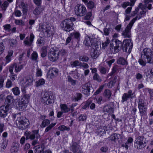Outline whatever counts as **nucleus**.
<instances>
[{
  "label": "nucleus",
  "instance_id": "1",
  "mask_svg": "<svg viewBox=\"0 0 153 153\" xmlns=\"http://www.w3.org/2000/svg\"><path fill=\"white\" fill-rule=\"evenodd\" d=\"M133 44L130 39H126L123 41V43L121 41L115 39L114 42L110 44V48L112 52L115 53L119 52L123 47L124 51L130 53L133 47Z\"/></svg>",
  "mask_w": 153,
  "mask_h": 153
},
{
  "label": "nucleus",
  "instance_id": "2",
  "mask_svg": "<svg viewBox=\"0 0 153 153\" xmlns=\"http://www.w3.org/2000/svg\"><path fill=\"white\" fill-rule=\"evenodd\" d=\"M76 21L74 17H70L63 20L60 24L62 30L67 32H70L74 29L73 22Z\"/></svg>",
  "mask_w": 153,
  "mask_h": 153
},
{
  "label": "nucleus",
  "instance_id": "3",
  "mask_svg": "<svg viewBox=\"0 0 153 153\" xmlns=\"http://www.w3.org/2000/svg\"><path fill=\"white\" fill-rule=\"evenodd\" d=\"M29 97L28 95L24 94L22 98L19 100L18 103L15 106V108L20 111L25 109L28 105Z\"/></svg>",
  "mask_w": 153,
  "mask_h": 153
},
{
  "label": "nucleus",
  "instance_id": "4",
  "mask_svg": "<svg viewBox=\"0 0 153 153\" xmlns=\"http://www.w3.org/2000/svg\"><path fill=\"white\" fill-rule=\"evenodd\" d=\"M39 31L44 33L45 35L50 37L53 34V32L51 30V25L47 23H44L39 27Z\"/></svg>",
  "mask_w": 153,
  "mask_h": 153
},
{
  "label": "nucleus",
  "instance_id": "5",
  "mask_svg": "<svg viewBox=\"0 0 153 153\" xmlns=\"http://www.w3.org/2000/svg\"><path fill=\"white\" fill-rule=\"evenodd\" d=\"M15 123L17 127L22 130L26 129L28 125L27 119L23 117H18Z\"/></svg>",
  "mask_w": 153,
  "mask_h": 153
},
{
  "label": "nucleus",
  "instance_id": "6",
  "mask_svg": "<svg viewBox=\"0 0 153 153\" xmlns=\"http://www.w3.org/2000/svg\"><path fill=\"white\" fill-rule=\"evenodd\" d=\"M152 54L153 55V49L151 51L149 48H145L142 52V57L144 60L147 59L148 63L153 64Z\"/></svg>",
  "mask_w": 153,
  "mask_h": 153
},
{
  "label": "nucleus",
  "instance_id": "7",
  "mask_svg": "<svg viewBox=\"0 0 153 153\" xmlns=\"http://www.w3.org/2000/svg\"><path fill=\"white\" fill-rule=\"evenodd\" d=\"M146 139L143 136L138 137L135 140L134 146L135 148L141 149L144 148L146 145Z\"/></svg>",
  "mask_w": 153,
  "mask_h": 153
},
{
  "label": "nucleus",
  "instance_id": "8",
  "mask_svg": "<svg viewBox=\"0 0 153 153\" xmlns=\"http://www.w3.org/2000/svg\"><path fill=\"white\" fill-rule=\"evenodd\" d=\"M48 56L51 61L54 62L57 60L59 57V52L51 48L48 53Z\"/></svg>",
  "mask_w": 153,
  "mask_h": 153
},
{
  "label": "nucleus",
  "instance_id": "9",
  "mask_svg": "<svg viewBox=\"0 0 153 153\" xmlns=\"http://www.w3.org/2000/svg\"><path fill=\"white\" fill-rule=\"evenodd\" d=\"M33 79L29 77L24 78L20 82L21 85L23 87V88H22V91L24 93L25 92V88L31 86L33 83Z\"/></svg>",
  "mask_w": 153,
  "mask_h": 153
},
{
  "label": "nucleus",
  "instance_id": "10",
  "mask_svg": "<svg viewBox=\"0 0 153 153\" xmlns=\"http://www.w3.org/2000/svg\"><path fill=\"white\" fill-rule=\"evenodd\" d=\"M134 20L133 21H131L125 30L123 31L122 34L124 38H130L131 37V29L134 23Z\"/></svg>",
  "mask_w": 153,
  "mask_h": 153
},
{
  "label": "nucleus",
  "instance_id": "11",
  "mask_svg": "<svg viewBox=\"0 0 153 153\" xmlns=\"http://www.w3.org/2000/svg\"><path fill=\"white\" fill-rule=\"evenodd\" d=\"M75 14L77 16H82L85 15L87 13V10L85 7L80 4L76 6L75 8Z\"/></svg>",
  "mask_w": 153,
  "mask_h": 153
},
{
  "label": "nucleus",
  "instance_id": "12",
  "mask_svg": "<svg viewBox=\"0 0 153 153\" xmlns=\"http://www.w3.org/2000/svg\"><path fill=\"white\" fill-rule=\"evenodd\" d=\"M39 130H33L32 131V134L30 131H26L25 134V136H26V139L33 140L34 139L35 137L36 139L39 138L40 136L39 134Z\"/></svg>",
  "mask_w": 153,
  "mask_h": 153
},
{
  "label": "nucleus",
  "instance_id": "13",
  "mask_svg": "<svg viewBox=\"0 0 153 153\" xmlns=\"http://www.w3.org/2000/svg\"><path fill=\"white\" fill-rule=\"evenodd\" d=\"M41 101L45 105H47L50 104L54 102L53 100L50 97L48 92L44 93L41 99Z\"/></svg>",
  "mask_w": 153,
  "mask_h": 153
},
{
  "label": "nucleus",
  "instance_id": "14",
  "mask_svg": "<svg viewBox=\"0 0 153 153\" xmlns=\"http://www.w3.org/2000/svg\"><path fill=\"white\" fill-rule=\"evenodd\" d=\"M136 0H130V6L131 7H128L125 10V13L124 14L125 16V19L124 21H128L129 20L131 17L130 13L131 11L132 7L134 5V4L136 1Z\"/></svg>",
  "mask_w": 153,
  "mask_h": 153
},
{
  "label": "nucleus",
  "instance_id": "15",
  "mask_svg": "<svg viewBox=\"0 0 153 153\" xmlns=\"http://www.w3.org/2000/svg\"><path fill=\"white\" fill-rule=\"evenodd\" d=\"M58 74V70L56 68H53L50 69L48 73L47 77L48 78L52 79L55 76H57Z\"/></svg>",
  "mask_w": 153,
  "mask_h": 153
},
{
  "label": "nucleus",
  "instance_id": "16",
  "mask_svg": "<svg viewBox=\"0 0 153 153\" xmlns=\"http://www.w3.org/2000/svg\"><path fill=\"white\" fill-rule=\"evenodd\" d=\"M34 38V36L33 34L31 33L30 36L27 37L24 41V44L25 46H30L31 45Z\"/></svg>",
  "mask_w": 153,
  "mask_h": 153
},
{
  "label": "nucleus",
  "instance_id": "17",
  "mask_svg": "<svg viewBox=\"0 0 153 153\" xmlns=\"http://www.w3.org/2000/svg\"><path fill=\"white\" fill-rule=\"evenodd\" d=\"M9 110V107L7 105L1 106L0 107V117H5L7 115Z\"/></svg>",
  "mask_w": 153,
  "mask_h": 153
},
{
  "label": "nucleus",
  "instance_id": "18",
  "mask_svg": "<svg viewBox=\"0 0 153 153\" xmlns=\"http://www.w3.org/2000/svg\"><path fill=\"white\" fill-rule=\"evenodd\" d=\"M90 84L89 83H87L84 85L82 87V92L88 96L90 94Z\"/></svg>",
  "mask_w": 153,
  "mask_h": 153
},
{
  "label": "nucleus",
  "instance_id": "19",
  "mask_svg": "<svg viewBox=\"0 0 153 153\" xmlns=\"http://www.w3.org/2000/svg\"><path fill=\"white\" fill-rule=\"evenodd\" d=\"M26 63V62H24V64H20L21 63V62H19V64H18L16 63H14V66H15L14 68L15 72L17 73L20 72L25 66Z\"/></svg>",
  "mask_w": 153,
  "mask_h": 153
},
{
  "label": "nucleus",
  "instance_id": "20",
  "mask_svg": "<svg viewBox=\"0 0 153 153\" xmlns=\"http://www.w3.org/2000/svg\"><path fill=\"white\" fill-rule=\"evenodd\" d=\"M19 145L17 143H13L10 148V151L11 153H17L19 149Z\"/></svg>",
  "mask_w": 153,
  "mask_h": 153
},
{
  "label": "nucleus",
  "instance_id": "21",
  "mask_svg": "<svg viewBox=\"0 0 153 153\" xmlns=\"http://www.w3.org/2000/svg\"><path fill=\"white\" fill-rule=\"evenodd\" d=\"M94 42V39L90 37L86 36L84 41V43L88 46H90L92 45Z\"/></svg>",
  "mask_w": 153,
  "mask_h": 153
},
{
  "label": "nucleus",
  "instance_id": "22",
  "mask_svg": "<svg viewBox=\"0 0 153 153\" xmlns=\"http://www.w3.org/2000/svg\"><path fill=\"white\" fill-rule=\"evenodd\" d=\"M146 13V11L145 9H144V10L142 8H141L140 11L139 13L137 14V16H136L135 17L133 18L131 21H133L134 20V23L137 20V19H140L141 17L144 16L145 15Z\"/></svg>",
  "mask_w": 153,
  "mask_h": 153
},
{
  "label": "nucleus",
  "instance_id": "23",
  "mask_svg": "<svg viewBox=\"0 0 153 153\" xmlns=\"http://www.w3.org/2000/svg\"><path fill=\"white\" fill-rule=\"evenodd\" d=\"M70 149L74 153H76L81 151L77 143L76 142L74 143H73L72 145L70 147Z\"/></svg>",
  "mask_w": 153,
  "mask_h": 153
},
{
  "label": "nucleus",
  "instance_id": "24",
  "mask_svg": "<svg viewBox=\"0 0 153 153\" xmlns=\"http://www.w3.org/2000/svg\"><path fill=\"white\" fill-rule=\"evenodd\" d=\"M60 107L62 111L64 113H68L71 110L70 108L68 107L66 104H60Z\"/></svg>",
  "mask_w": 153,
  "mask_h": 153
},
{
  "label": "nucleus",
  "instance_id": "25",
  "mask_svg": "<svg viewBox=\"0 0 153 153\" xmlns=\"http://www.w3.org/2000/svg\"><path fill=\"white\" fill-rule=\"evenodd\" d=\"M106 127L105 126L100 127L97 129V132L98 134L102 136V134L105 133V130Z\"/></svg>",
  "mask_w": 153,
  "mask_h": 153
},
{
  "label": "nucleus",
  "instance_id": "26",
  "mask_svg": "<svg viewBox=\"0 0 153 153\" xmlns=\"http://www.w3.org/2000/svg\"><path fill=\"white\" fill-rule=\"evenodd\" d=\"M44 9L41 7H37L33 11V14L35 15H38L42 13Z\"/></svg>",
  "mask_w": 153,
  "mask_h": 153
},
{
  "label": "nucleus",
  "instance_id": "27",
  "mask_svg": "<svg viewBox=\"0 0 153 153\" xmlns=\"http://www.w3.org/2000/svg\"><path fill=\"white\" fill-rule=\"evenodd\" d=\"M6 101L8 102L7 105L9 106V105L14 102L15 100L13 98V96L12 95H11L7 96Z\"/></svg>",
  "mask_w": 153,
  "mask_h": 153
},
{
  "label": "nucleus",
  "instance_id": "28",
  "mask_svg": "<svg viewBox=\"0 0 153 153\" xmlns=\"http://www.w3.org/2000/svg\"><path fill=\"white\" fill-rule=\"evenodd\" d=\"M9 5V3L6 1H4L3 3L0 1V7L3 10L5 11Z\"/></svg>",
  "mask_w": 153,
  "mask_h": 153
},
{
  "label": "nucleus",
  "instance_id": "29",
  "mask_svg": "<svg viewBox=\"0 0 153 153\" xmlns=\"http://www.w3.org/2000/svg\"><path fill=\"white\" fill-rule=\"evenodd\" d=\"M99 55V53L97 50L93 49L91 50V55L92 58L94 59L97 58Z\"/></svg>",
  "mask_w": 153,
  "mask_h": 153
},
{
  "label": "nucleus",
  "instance_id": "30",
  "mask_svg": "<svg viewBox=\"0 0 153 153\" xmlns=\"http://www.w3.org/2000/svg\"><path fill=\"white\" fill-rule=\"evenodd\" d=\"M11 91L15 96H19L20 93V91L19 88L17 86L11 89Z\"/></svg>",
  "mask_w": 153,
  "mask_h": 153
},
{
  "label": "nucleus",
  "instance_id": "31",
  "mask_svg": "<svg viewBox=\"0 0 153 153\" xmlns=\"http://www.w3.org/2000/svg\"><path fill=\"white\" fill-rule=\"evenodd\" d=\"M112 93L111 91L108 89L105 90L103 94L104 96L106 98L109 99L111 96Z\"/></svg>",
  "mask_w": 153,
  "mask_h": 153
},
{
  "label": "nucleus",
  "instance_id": "32",
  "mask_svg": "<svg viewBox=\"0 0 153 153\" xmlns=\"http://www.w3.org/2000/svg\"><path fill=\"white\" fill-rule=\"evenodd\" d=\"M117 63L119 64L125 65L127 64V62L122 57L119 58L117 60Z\"/></svg>",
  "mask_w": 153,
  "mask_h": 153
},
{
  "label": "nucleus",
  "instance_id": "33",
  "mask_svg": "<svg viewBox=\"0 0 153 153\" xmlns=\"http://www.w3.org/2000/svg\"><path fill=\"white\" fill-rule=\"evenodd\" d=\"M45 82V80L44 79L41 78L36 82L35 85L36 87H39L44 84Z\"/></svg>",
  "mask_w": 153,
  "mask_h": 153
},
{
  "label": "nucleus",
  "instance_id": "34",
  "mask_svg": "<svg viewBox=\"0 0 153 153\" xmlns=\"http://www.w3.org/2000/svg\"><path fill=\"white\" fill-rule=\"evenodd\" d=\"M120 136V134L114 133L110 136V138L111 140L115 141L118 140Z\"/></svg>",
  "mask_w": 153,
  "mask_h": 153
},
{
  "label": "nucleus",
  "instance_id": "35",
  "mask_svg": "<svg viewBox=\"0 0 153 153\" xmlns=\"http://www.w3.org/2000/svg\"><path fill=\"white\" fill-rule=\"evenodd\" d=\"M104 111L110 114L111 113L113 112V108L108 105H106L104 107Z\"/></svg>",
  "mask_w": 153,
  "mask_h": 153
},
{
  "label": "nucleus",
  "instance_id": "36",
  "mask_svg": "<svg viewBox=\"0 0 153 153\" xmlns=\"http://www.w3.org/2000/svg\"><path fill=\"white\" fill-rule=\"evenodd\" d=\"M81 64V62H80L79 61L75 60L74 61L71 62L70 64L71 67L73 68L74 67L79 66Z\"/></svg>",
  "mask_w": 153,
  "mask_h": 153
},
{
  "label": "nucleus",
  "instance_id": "37",
  "mask_svg": "<svg viewBox=\"0 0 153 153\" xmlns=\"http://www.w3.org/2000/svg\"><path fill=\"white\" fill-rule=\"evenodd\" d=\"M50 123V121L48 119H45L42 121L41 125V127H45L48 126Z\"/></svg>",
  "mask_w": 153,
  "mask_h": 153
},
{
  "label": "nucleus",
  "instance_id": "38",
  "mask_svg": "<svg viewBox=\"0 0 153 153\" xmlns=\"http://www.w3.org/2000/svg\"><path fill=\"white\" fill-rule=\"evenodd\" d=\"M31 59L32 60L37 62L38 61V54L36 51H34L31 54Z\"/></svg>",
  "mask_w": 153,
  "mask_h": 153
},
{
  "label": "nucleus",
  "instance_id": "39",
  "mask_svg": "<svg viewBox=\"0 0 153 153\" xmlns=\"http://www.w3.org/2000/svg\"><path fill=\"white\" fill-rule=\"evenodd\" d=\"M47 54V48L45 46L43 47L42 48V53L41 56L42 57H45L46 56Z\"/></svg>",
  "mask_w": 153,
  "mask_h": 153
},
{
  "label": "nucleus",
  "instance_id": "40",
  "mask_svg": "<svg viewBox=\"0 0 153 153\" xmlns=\"http://www.w3.org/2000/svg\"><path fill=\"white\" fill-rule=\"evenodd\" d=\"M79 59L80 61L85 62H87L89 60V58L85 55L80 56Z\"/></svg>",
  "mask_w": 153,
  "mask_h": 153
},
{
  "label": "nucleus",
  "instance_id": "41",
  "mask_svg": "<svg viewBox=\"0 0 153 153\" xmlns=\"http://www.w3.org/2000/svg\"><path fill=\"white\" fill-rule=\"evenodd\" d=\"M93 79L94 80L97 81L99 82H101L102 81V79L100 77L97 73L94 74L93 76Z\"/></svg>",
  "mask_w": 153,
  "mask_h": 153
},
{
  "label": "nucleus",
  "instance_id": "42",
  "mask_svg": "<svg viewBox=\"0 0 153 153\" xmlns=\"http://www.w3.org/2000/svg\"><path fill=\"white\" fill-rule=\"evenodd\" d=\"M147 108H144L143 109L139 110L141 116H146L147 115Z\"/></svg>",
  "mask_w": 153,
  "mask_h": 153
},
{
  "label": "nucleus",
  "instance_id": "43",
  "mask_svg": "<svg viewBox=\"0 0 153 153\" xmlns=\"http://www.w3.org/2000/svg\"><path fill=\"white\" fill-rule=\"evenodd\" d=\"M58 129L59 130L61 131H63L65 130L69 131L70 129V128L69 127H66L64 125H61L59 126L58 128Z\"/></svg>",
  "mask_w": 153,
  "mask_h": 153
},
{
  "label": "nucleus",
  "instance_id": "44",
  "mask_svg": "<svg viewBox=\"0 0 153 153\" xmlns=\"http://www.w3.org/2000/svg\"><path fill=\"white\" fill-rule=\"evenodd\" d=\"M56 123H51L50 125L47 127L45 129V132H48L49 131L56 125Z\"/></svg>",
  "mask_w": 153,
  "mask_h": 153
},
{
  "label": "nucleus",
  "instance_id": "45",
  "mask_svg": "<svg viewBox=\"0 0 153 153\" xmlns=\"http://www.w3.org/2000/svg\"><path fill=\"white\" fill-rule=\"evenodd\" d=\"M13 85L12 81L10 79H7L5 87L7 88H10Z\"/></svg>",
  "mask_w": 153,
  "mask_h": 153
},
{
  "label": "nucleus",
  "instance_id": "46",
  "mask_svg": "<svg viewBox=\"0 0 153 153\" xmlns=\"http://www.w3.org/2000/svg\"><path fill=\"white\" fill-rule=\"evenodd\" d=\"M129 98H130L128 96V95L127 93H124L123 94L122 97V100H121L122 102H123L125 101H126Z\"/></svg>",
  "mask_w": 153,
  "mask_h": 153
},
{
  "label": "nucleus",
  "instance_id": "47",
  "mask_svg": "<svg viewBox=\"0 0 153 153\" xmlns=\"http://www.w3.org/2000/svg\"><path fill=\"white\" fill-rule=\"evenodd\" d=\"M141 58L140 59L138 60V62L140 63V64L142 66H145L146 65V61L147 62V59H144L142 57V55L141 56Z\"/></svg>",
  "mask_w": 153,
  "mask_h": 153
},
{
  "label": "nucleus",
  "instance_id": "48",
  "mask_svg": "<svg viewBox=\"0 0 153 153\" xmlns=\"http://www.w3.org/2000/svg\"><path fill=\"white\" fill-rule=\"evenodd\" d=\"M44 150V148L42 146L37 147L36 149L35 153H42Z\"/></svg>",
  "mask_w": 153,
  "mask_h": 153
},
{
  "label": "nucleus",
  "instance_id": "49",
  "mask_svg": "<svg viewBox=\"0 0 153 153\" xmlns=\"http://www.w3.org/2000/svg\"><path fill=\"white\" fill-rule=\"evenodd\" d=\"M68 82H70L72 85H74L76 84V80L73 79L70 76H68Z\"/></svg>",
  "mask_w": 153,
  "mask_h": 153
},
{
  "label": "nucleus",
  "instance_id": "50",
  "mask_svg": "<svg viewBox=\"0 0 153 153\" xmlns=\"http://www.w3.org/2000/svg\"><path fill=\"white\" fill-rule=\"evenodd\" d=\"M87 7L89 9L93 8L94 7V2L91 1H89L87 4Z\"/></svg>",
  "mask_w": 153,
  "mask_h": 153
},
{
  "label": "nucleus",
  "instance_id": "51",
  "mask_svg": "<svg viewBox=\"0 0 153 153\" xmlns=\"http://www.w3.org/2000/svg\"><path fill=\"white\" fill-rule=\"evenodd\" d=\"M15 22L16 25H20L23 26L25 25L24 22L21 20H15Z\"/></svg>",
  "mask_w": 153,
  "mask_h": 153
},
{
  "label": "nucleus",
  "instance_id": "52",
  "mask_svg": "<svg viewBox=\"0 0 153 153\" xmlns=\"http://www.w3.org/2000/svg\"><path fill=\"white\" fill-rule=\"evenodd\" d=\"M104 87V85H101L100 87L98 88V89L94 93V95H97L99 94L100 92H101V91L103 89Z\"/></svg>",
  "mask_w": 153,
  "mask_h": 153
},
{
  "label": "nucleus",
  "instance_id": "53",
  "mask_svg": "<svg viewBox=\"0 0 153 153\" xmlns=\"http://www.w3.org/2000/svg\"><path fill=\"white\" fill-rule=\"evenodd\" d=\"M145 105V102L142 99H139L138 102V107Z\"/></svg>",
  "mask_w": 153,
  "mask_h": 153
},
{
  "label": "nucleus",
  "instance_id": "54",
  "mask_svg": "<svg viewBox=\"0 0 153 153\" xmlns=\"http://www.w3.org/2000/svg\"><path fill=\"white\" fill-rule=\"evenodd\" d=\"M4 29L5 31L9 32L11 30V26L10 24H6L3 26Z\"/></svg>",
  "mask_w": 153,
  "mask_h": 153
},
{
  "label": "nucleus",
  "instance_id": "55",
  "mask_svg": "<svg viewBox=\"0 0 153 153\" xmlns=\"http://www.w3.org/2000/svg\"><path fill=\"white\" fill-rule=\"evenodd\" d=\"M59 52V54H60L62 56H66L68 54L67 51L64 49H62Z\"/></svg>",
  "mask_w": 153,
  "mask_h": 153
},
{
  "label": "nucleus",
  "instance_id": "56",
  "mask_svg": "<svg viewBox=\"0 0 153 153\" xmlns=\"http://www.w3.org/2000/svg\"><path fill=\"white\" fill-rule=\"evenodd\" d=\"M4 50V46L2 42H0V55L2 54Z\"/></svg>",
  "mask_w": 153,
  "mask_h": 153
},
{
  "label": "nucleus",
  "instance_id": "57",
  "mask_svg": "<svg viewBox=\"0 0 153 153\" xmlns=\"http://www.w3.org/2000/svg\"><path fill=\"white\" fill-rule=\"evenodd\" d=\"M36 70V75L37 76H41L42 75V72L41 70L38 67Z\"/></svg>",
  "mask_w": 153,
  "mask_h": 153
},
{
  "label": "nucleus",
  "instance_id": "58",
  "mask_svg": "<svg viewBox=\"0 0 153 153\" xmlns=\"http://www.w3.org/2000/svg\"><path fill=\"white\" fill-rule=\"evenodd\" d=\"M22 7L23 8V13H26L27 12V5L24 3H22Z\"/></svg>",
  "mask_w": 153,
  "mask_h": 153
},
{
  "label": "nucleus",
  "instance_id": "59",
  "mask_svg": "<svg viewBox=\"0 0 153 153\" xmlns=\"http://www.w3.org/2000/svg\"><path fill=\"white\" fill-rule=\"evenodd\" d=\"M7 145V142L6 140H4L2 143L1 146V149L2 151L4 150L6 148Z\"/></svg>",
  "mask_w": 153,
  "mask_h": 153
},
{
  "label": "nucleus",
  "instance_id": "60",
  "mask_svg": "<svg viewBox=\"0 0 153 153\" xmlns=\"http://www.w3.org/2000/svg\"><path fill=\"white\" fill-rule=\"evenodd\" d=\"M10 79L11 81H13L15 80L17 78L16 74L14 73L10 74Z\"/></svg>",
  "mask_w": 153,
  "mask_h": 153
},
{
  "label": "nucleus",
  "instance_id": "61",
  "mask_svg": "<svg viewBox=\"0 0 153 153\" xmlns=\"http://www.w3.org/2000/svg\"><path fill=\"white\" fill-rule=\"evenodd\" d=\"M139 9L137 7H136L135 8V10L132 11L131 14V16H134L139 11Z\"/></svg>",
  "mask_w": 153,
  "mask_h": 153
},
{
  "label": "nucleus",
  "instance_id": "62",
  "mask_svg": "<svg viewBox=\"0 0 153 153\" xmlns=\"http://www.w3.org/2000/svg\"><path fill=\"white\" fill-rule=\"evenodd\" d=\"M109 39H107L105 42H104L102 44V48L104 49L106 47L109 43Z\"/></svg>",
  "mask_w": 153,
  "mask_h": 153
},
{
  "label": "nucleus",
  "instance_id": "63",
  "mask_svg": "<svg viewBox=\"0 0 153 153\" xmlns=\"http://www.w3.org/2000/svg\"><path fill=\"white\" fill-rule=\"evenodd\" d=\"M130 2L128 1H126L123 2L122 4V7L124 8H126L127 6H130Z\"/></svg>",
  "mask_w": 153,
  "mask_h": 153
},
{
  "label": "nucleus",
  "instance_id": "64",
  "mask_svg": "<svg viewBox=\"0 0 153 153\" xmlns=\"http://www.w3.org/2000/svg\"><path fill=\"white\" fill-rule=\"evenodd\" d=\"M99 70L100 73L103 74H105L106 72V69L102 67H100Z\"/></svg>",
  "mask_w": 153,
  "mask_h": 153
}]
</instances>
